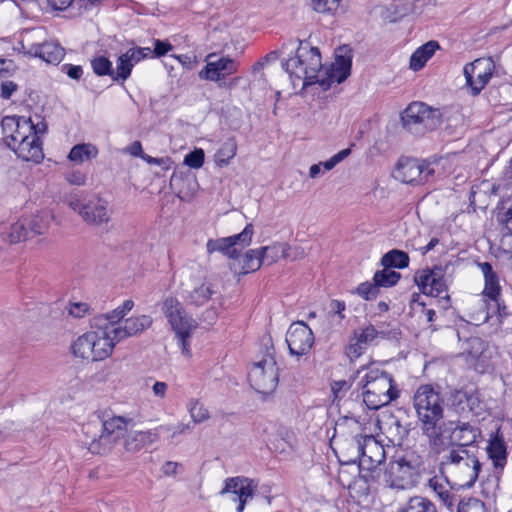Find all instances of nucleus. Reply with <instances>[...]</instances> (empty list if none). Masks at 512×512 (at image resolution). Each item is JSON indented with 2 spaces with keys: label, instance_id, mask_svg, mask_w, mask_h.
Listing matches in <instances>:
<instances>
[{
  "label": "nucleus",
  "instance_id": "obj_4",
  "mask_svg": "<svg viewBox=\"0 0 512 512\" xmlns=\"http://www.w3.org/2000/svg\"><path fill=\"white\" fill-rule=\"evenodd\" d=\"M441 472L452 478L454 484L471 488L478 479L481 464L478 457L463 446L446 450L440 461Z\"/></svg>",
  "mask_w": 512,
  "mask_h": 512
},
{
  "label": "nucleus",
  "instance_id": "obj_28",
  "mask_svg": "<svg viewBox=\"0 0 512 512\" xmlns=\"http://www.w3.org/2000/svg\"><path fill=\"white\" fill-rule=\"evenodd\" d=\"M161 436L159 426L147 431L132 432L126 440L128 450H137L143 446L152 444L159 440Z\"/></svg>",
  "mask_w": 512,
  "mask_h": 512
},
{
  "label": "nucleus",
  "instance_id": "obj_55",
  "mask_svg": "<svg viewBox=\"0 0 512 512\" xmlns=\"http://www.w3.org/2000/svg\"><path fill=\"white\" fill-rule=\"evenodd\" d=\"M346 309V305L344 301L334 299L330 303V311L338 317V321L341 322L344 318V311Z\"/></svg>",
  "mask_w": 512,
  "mask_h": 512
},
{
  "label": "nucleus",
  "instance_id": "obj_23",
  "mask_svg": "<svg viewBox=\"0 0 512 512\" xmlns=\"http://www.w3.org/2000/svg\"><path fill=\"white\" fill-rule=\"evenodd\" d=\"M26 53L38 57L49 64H58L65 55L64 48L54 41L31 44Z\"/></svg>",
  "mask_w": 512,
  "mask_h": 512
},
{
  "label": "nucleus",
  "instance_id": "obj_56",
  "mask_svg": "<svg viewBox=\"0 0 512 512\" xmlns=\"http://www.w3.org/2000/svg\"><path fill=\"white\" fill-rule=\"evenodd\" d=\"M443 504L448 508L450 512H456L457 506H455L456 497L454 494L446 490L441 496H438Z\"/></svg>",
  "mask_w": 512,
  "mask_h": 512
},
{
  "label": "nucleus",
  "instance_id": "obj_51",
  "mask_svg": "<svg viewBox=\"0 0 512 512\" xmlns=\"http://www.w3.org/2000/svg\"><path fill=\"white\" fill-rule=\"evenodd\" d=\"M89 311V305L85 302H72L69 304L68 313L74 318H81Z\"/></svg>",
  "mask_w": 512,
  "mask_h": 512
},
{
  "label": "nucleus",
  "instance_id": "obj_37",
  "mask_svg": "<svg viewBox=\"0 0 512 512\" xmlns=\"http://www.w3.org/2000/svg\"><path fill=\"white\" fill-rule=\"evenodd\" d=\"M186 408L195 424L202 423L210 418L208 409L199 399H190L186 404Z\"/></svg>",
  "mask_w": 512,
  "mask_h": 512
},
{
  "label": "nucleus",
  "instance_id": "obj_14",
  "mask_svg": "<svg viewBox=\"0 0 512 512\" xmlns=\"http://www.w3.org/2000/svg\"><path fill=\"white\" fill-rule=\"evenodd\" d=\"M494 62L491 58H478L464 66L463 73L466 84L473 95H478L489 82L494 72Z\"/></svg>",
  "mask_w": 512,
  "mask_h": 512
},
{
  "label": "nucleus",
  "instance_id": "obj_48",
  "mask_svg": "<svg viewBox=\"0 0 512 512\" xmlns=\"http://www.w3.org/2000/svg\"><path fill=\"white\" fill-rule=\"evenodd\" d=\"M351 153V149L350 148H347V149H343L341 151H339L338 153H336L334 156H332L330 159L324 161V162H320L322 167L326 170V171H330L332 170L337 164H339L340 162H342L346 157H348Z\"/></svg>",
  "mask_w": 512,
  "mask_h": 512
},
{
  "label": "nucleus",
  "instance_id": "obj_36",
  "mask_svg": "<svg viewBox=\"0 0 512 512\" xmlns=\"http://www.w3.org/2000/svg\"><path fill=\"white\" fill-rule=\"evenodd\" d=\"M263 264V259L261 257V252L259 249H250L248 250L243 259H242V267L239 271L240 274H247L250 272L257 271L261 265Z\"/></svg>",
  "mask_w": 512,
  "mask_h": 512
},
{
  "label": "nucleus",
  "instance_id": "obj_21",
  "mask_svg": "<svg viewBox=\"0 0 512 512\" xmlns=\"http://www.w3.org/2000/svg\"><path fill=\"white\" fill-rule=\"evenodd\" d=\"M152 54L149 47H132L121 54L116 61V77L114 80L125 81L131 75L133 67Z\"/></svg>",
  "mask_w": 512,
  "mask_h": 512
},
{
  "label": "nucleus",
  "instance_id": "obj_42",
  "mask_svg": "<svg viewBox=\"0 0 512 512\" xmlns=\"http://www.w3.org/2000/svg\"><path fill=\"white\" fill-rule=\"evenodd\" d=\"M456 512H489L485 504L473 497L463 498L457 504Z\"/></svg>",
  "mask_w": 512,
  "mask_h": 512
},
{
  "label": "nucleus",
  "instance_id": "obj_9",
  "mask_svg": "<svg viewBox=\"0 0 512 512\" xmlns=\"http://www.w3.org/2000/svg\"><path fill=\"white\" fill-rule=\"evenodd\" d=\"M403 126L414 133L433 130L440 125L441 113L423 102L411 103L402 113Z\"/></svg>",
  "mask_w": 512,
  "mask_h": 512
},
{
  "label": "nucleus",
  "instance_id": "obj_2",
  "mask_svg": "<svg viewBox=\"0 0 512 512\" xmlns=\"http://www.w3.org/2000/svg\"><path fill=\"white\" fill-rule=\"evenodd\" d=\"M6 145L24 161L39 164L44 159L40 135L46 130L43 122L34 124L31 118L5 116L1 122Z\"/></svg>",
  "mask_w": 512,
  "mask_h": 512
},
{
  "label": "nucleus",
  "instance_id": "obj_6",
  "mask_svg": "<svg viewBox=\"0 0 512 512\" xmlns=\"http://www.w3.org/2000/svg\"><path fill=\"white\" fill-rule=\"evenodd\" d=\"M359 384L363 390V402L372 410L388 405L399 396L392 376L377 367H369Z\"/></svg>",
  "mask_w": 512,
  "mask_h": 512
},
{
  "label": "nucleus",
  "instance_id": "obj_31",
  "mask_svg": "<svg viewBox=\"0 0 512 512\" xmlns=\"http://www.w3.org/2000/svg\"><path fill=\"white\" fill-rule=\"evenodd\" d=\"M98 148L92 143H81L73 146L68 154V159L76 164H82L98 156Z\"/></svg>",
  "mask_w": 512,
  "mask_h": 512
},
{
  "label": "nucleus",
  "instance_id": "obj_57",
  "mask_svg": "<svg viewBox=\"0 0 512 512\" xmlns=\"http://www.w3.org/2000/svg\"><path fill=\"white\" fill-rule=\"evenodd\" d=\"M172 57L177 59L179 63L186 69H193L197 65L196 57L192 55H172Z\"/></svg>",
  "mask_w": 512,
  "mask_h": 512
},
{
  "label": "nucleus",
  "instance_id": "obj_54",
  "mask_svg": "<svg viewBox=\"0 0 512 512\" xmlns=\"http://www.w3.org/2000/svg\"><path fill=\"white\" fill-rule=\"evenodd\" d=\"M61 70L73 80H79L83 75V68L80 65L63 64Z\"/></svg>",
  "mask_w": 512,
  "mask_h": 512
},
{
  "label": "nucleus",
  "instance_id": "obj_19",
  "mask_svg": "<svg viewBox=\"0 0 512 512\" xmlns=\"http://www.w3.org/2000/svg\"><path fill=\"white\" fill-rule=\"evenodd\" d=\"M256 488L257 483L253 479L243 476L230 477L225 480L224 487L219 494L225 495L231 493L235 495L233 500L238 501L236 511L243 512L246 503L252 499Z\"/></svg>",
  "mask_w": 512,
  "mask_h": 512
},
{
  "label": "nucleus",
  "instance_id": "obj_10",
  "mask_svg": "<svg viewBox=\"0 0 512 512\" xmlns=\"http://www.w3.org/2000/svg\"><path fill=\"white\" fill-rule=\"evenodd\" d=\"M248 379L251 386L261 394L272 393L278 385V368L272 352L267 353L251 367Z\"/></svg>",
  "mask_w": 512,
  "mask_h": 512
},
{
  "label": "nucleus",
  "instance_id": "obj_46",
  "mask_svg": "<svg viewBox=\"0 0 512 512\" xmlns=\"http://www.w3.org/2000/svg\"><path fill=\"white\" fill-rule=\"evenodd\" d=\"M189 429L190 425L182 422H178L177 424H165L159 426L161 435L167 433L169 434L170 438H175L178 435L184 434Z\"/></svg>",
  "mask_w": 512,
  "mask_h": 512
},
{
  "label": "nucleus",
  "instance_id": "obj_11",
  "mask_svg": "<svg viewBox=\"0 0 512 512\" xmlns=\"http://www.w3.org/2000/svg\"><path fill=\"white\" fill-rule=\"evenodd\" d=\"M253 234V225L247 224L239 234L208 240L207 251L208 253L220 252L231 259H236L242 250L251 244Z\"/></svg>",
  "mask_w": 512,
  "mask_h": 512
},
{
  "label": "nucleus",
  "instance_id": "obj_49",
  "mask_svg": "<svg viewBox=\"0 0 512 512\" xmlns=\"http://www.w3.org/2000/svg\"><path fill=\"white\" fill-rule=\"evenodd\" d=\"M377 334V330L372 325H369L355 333V338L366 346L376 338Z\"/></svg>",
  "mask_w": 512,
  "mask_h": 512
},
{
  "label": "nucleus",
  "instance_id": "obj_38",
  "mask_svg": "<svg viewBox=\"0 0 512 512\" xmlns=\"http://www.w3.org/2000/svg\"><path fill=\"white\" fill-rule=\"evenodd\" d=\"M400 273L391 270L390 268H385L380 271H376L373 276V281L378 285V287L389 288L398 283L400 280Z\"/></svg>",
  "mask_w": 512,
  "mask_h": 512
},
{
  "label": "nucleus",
  "instance_id": "obj_41",
  "mask_svg": "<svg viewBox=\"0 0 512 512\" xmlns=\"http://www.w3.org/2000/svg\"><path fill=\"white\" fill-rule=\"evenodd\" d=\"M29 237H31V234L29 232L25 218L12 224L10 227V232L7 236L9 242L11 243H17Z\"/></svg>",
  "mask_w": 512,
  "mask_h": 512
},
{
  "label": "nucleus",
  "instance_id": "obj_7",
  "mask_svg": "<svg viewBox=\"0 0 512 512\" xmlns=\"http://www.w3.org/2000/svg\"><path fill=\"white\" fill-rule=\"evenodd\" d=\"M118 340L111 327H100L79 336L72 344L73 355L83 360L102 361L108 358Z\"/></svg>",
  "mask_w": 512,
  "mask_h": 512
},
{
  "label": "nucleus",
  "instance_id": "obj_52",
  "mask_svg": "<svg viewBox=\"0 0 512 512\" xmlns=\"http://www.w3.org/2000/svg\"><path fill=\"white\" fill-rule=\"evenodd\" d=\"M66 181L71 185L82 186L86 183V174L80 170H72L66 173Z\"/></svg>",
  "mask_w": 512,
  "mask_h": 512
},
{
  "label": "nucleus",
  "instance_id": "obj_13",
  "mask_svg": "<svg viewBox=\"0 0 512 512\" xmlns=\"http://www.w3.org/2000/svg\"><path fill=\"white\" fill-rule=\"evenodd\" d=\"M415 282L423 294L448 299V284L445 271L440 266L423 269L416 273Z\"/></svg>",
  "mask_w": 512,
  "mask_h": 512
},
{
  "label": "nucleus",
  "instance_id": "obj_34",
  "mask_svg": "<svg viewBox=\"0 0 512 512\" xmlns=\"http://www.w3.org/2000/svg\"><path fill=\"white\" fill-rule=\"evenodd\" d=\"M381 264L385 268L403 269L409 265V256L404 251L393 249L383 255Z\"/></svg>",
  "mask_w": 512,
  "mask_h": 512
},
{
  "label": "nucleus",
  "instance_id": "obj_39",
  "mask_svg": "<svg viewBox=\"0 0 512 512\" xmlns=\"http://www.w3.org/2000/svg\"><path fill=\"white\" fill-rule=\"evenodd\" d=\"M453 438L461 442L458 446L466 448L467 445L475 441L476 430L468 423H462L454 428Z\"/></svg>",
  "mask_w": 512,
  "mask_h": 512
},
{
  "label": "nucleus",
  "instance_id": "obj_27",
  "mask_svg": "<svg viewBox=\"0 0 512 512\" xmlns=\"http://www.w3.org/2000/svg\"><path fill=\"white\" fill-rule=\"evenodd\" d=\"M53 219L54 215L50 210H42L35 215L25 217L31 237L46 233Z\"/></svg>",
  "mask_w": 512,
  "mask_h": 512
},
{
  "label": "nucleus",
  "instance_id": "obj_30",
  "mask_svg": "<svg viewBox=\"0 0 512 512\" xmlns=\"http://www.w3.org/2000/svg\"><path fill=\"white\" fill-rule=\"evenodd\" d=\"M134 301L125 300L121 305L107 313L103 319H99L97 324L100 327H110L120 325L124 317L133 309Z\"/></svg>",
  "mask_w": 512,
  "mask_h": 512
},
{
  "label": "nucleus",
  "instance_id": "obj_5",
  "mask_svg": "<svg viewBox=\"0 0 512 512\" xmlns=\"http://www.w3.org/2000/svg\"><path fill=\"white\" fill-rule=\"evenodd\" d=\"M127 425L128 421L121 416L89 421L83 426L84 444L93 454H106L125 434Z\"/></svg>",
  "mask_w": 512,
  "mask_h": 512
},
{
  "label": "nucleus",
  "instance_id": "obj_29",
  "mask_svg": "<svg viewBox=\"0 0 512 512\" xmlns=\"http://www.w3.org/2000/svg\"><path fill=\"white\" fill-rule=\"evenodd\" d=\"M264 264H273L282 258H290L292 247L286 243L275 242L259 248Z\"/></svg>",
  "mask_w": 512,
  "mask_h": 512
},
{
  "label": "nucleus",
  "instance_id": "obj_17",
  "mask_svg": "<svg viewBox=\"0 0 512 512\" xmlns=\"http://www.w3.org/2000/svg\"><path fill=\"white\" fill-rule=\"evenodd\" d=\"M359 453V467L361 470L373 471L385 459L384 447L375 439L368 435L361 437L357 441Z\"/></svg>",
  "mask_w": 512,
  "mask_h": 512
},
{
  "label": "nucleus",
  "instance_id": "obj_33",
  "mask_svg": "<svg viewBox=\"0 0 512 512\" xmlns=\"http://www.w3.org/2000/svg\"><path fill=\"white\" fill-rule=\"evenodd\" d=\"M397 512H437L435 504L422 496H414L402 505Z\"/></svg>",
  "mask_w": 512,
  "mask_h": 512
},
{
  "label": "nucleus",
  "instance_id": "obj_44",
  "mask_svg": "<svg viewBox=\"0 0 512 512\" xmlns=\"http://www.w3.org/2000/svg\"><path fill=\"white\" fill-rule=\"evenodd\" d=\"M355 293L364 300L369 301L375 299L378 296L379 287L373 280L372 282L366 281L357 286Z\"/></svg>",
  "mask_w": 512,
  "mask_h": 512
},
{
  "label": "nucleus",
  "instance_id": "obj_63",
  "mask_svg": "<svg viewBox=\"0 0 512 512\" xmlns=\"http://www.w3.org/2000/svg\"><path fill=\"white\" fill-rule=\"evenodd\" d=\"M126 152L131 156L140 157L143 159V156L146 154L143 152L142 144L139 141H134L129 147L126 148Z\"/></svg>",
  "mask_w": 512,
  "mask_h": 512
},
{
  "label": "nucleus",
  "instance_id": "obj_45",
  "mask_svg": "<svg viewBox=\"0 0 512 512\" xmlns=\"http://www.w3.org/2000/svg\"><path fill=\"white\" fill-rule=\"evenodd\" d=\"M146 386H151L152 395L158 400H164L168 392V384L163 381L155 380L153 377H148L145 380Z\"/></svg>",
  "mask_w": 512,
  "mask_h": 512
},
{
  "label": "nucleus",
  "instance_id": "obj_47",
  "mask_svg": "<svg viewBox=\"0 0 512 512\" xmlns=\"http://www.w3.org/2000/svg\"><path fill=\"white\" fill-rule=\"evenodd\" d=\"M204 151L202 149H195L187 154L184 158V164L193 169H199L204 164Z\"/></svg>",
  "mask_w": 512,
  "mask_h": 512
},
{
  "label": "nucleus",
  "instance_id": "obj_64",
  "mask_svg": "<svg viewBox=\"0 0 512 512\" xmlns=\"http://www.w3.org/2000/svg\"><path fill=\"white\" fill-rule=\"evenodd\" d=\"M505 229L512 235V206L506 211L504 217L501 219Z\"/></svg>",
  "mask_w": 512,
  "mask_h": 512
},
{
  "label": "nucleus",
  "instance_id": "obj_26",
  "mask_svg": "<svg viewBox=\"0 0 512 512\" xmlns=\"http://www.w3.org/2000/svg\"><path fill=\"white\" fill-rule=\"evenodd\" d=\"M439 48L438 42L433 40L418 47L410 57L409 68L413 71L421 70Z\"/></svg>",
  "mask_w": 512,
  "mask_h": 512
},
{
  "label": "nucleus",
  "instance_id": "obj_18",
  "mask_svg": "<svg viewBox=\"0 0 512 512\" xmlns=\"http://www.w3.org/2000/svg\"><path fill=\"white\" fill-rule=\"evenodd\" d=\"M416 470L408 461L401 458L391 461L385 471V482L395 489H407L415 483Z\"/></svg>",
  "mask_w": 512,
  "mask_h": 512
},
{
  "label": "nucleus",
  "instance_id": "obj_40",
  "mask_svg": "<svg viewBox=\"0 0 512 512\" xmlns=\"http://www.w3.org/2000/svg\"><path fill=\"white\" fill-rule=\"evenodd\" d=\"M93 72L98 76H111L112 79L116 77L114 73L112 62L105 56H96L91 60Z\"/></svg>",
  "mask_w": 512,
  "mask_h": 512
},
{
  "label": "nucleus",
  "instance_id": "obj_32",
  "mask_svg": "<svg viewBox=\"0 0 512 512\" xmlns=\"http://www.w3.org/2000/svg\"><path fill=\"white\" fill-rule=\"evenodd\" d=\"M215 293L216 291L210 282H203L185 296V301L188 305L202 306L207 303Z\"/></svg>",
  "mask_w": 512,
  "mask_h": 512
},
{
  "label": "nucleus",
  "instance_id": "obj_35",
  "mask_svg": "<svg viewBox=\"0 0 512 512\" xmlns=\"http://www.w3.org/2000/svg\"><path fill=\"white\" fill-rule=\"evenodd\" d=\"M237 152V144L234 139L225 141L215 154V163L219 167L227 166L235 157Z\"/></svg>",
  "mask_w": 512,
  "mask_h": 512
},
{
  "label": "nucleus",
  "instance_id": "obj_1",
  "mask_svg": "<svg viewBox=\"0 0 512 512\" xmlns=\"http://www.w3.org/2000/svg\"><path fill=\"white\" fill-rule=\"evenodd\" d=\"M353 52L343 45L335 50V60L330 66H323L321 55L316 47L300 42L296 55L284 63V68L291 78L303 81V86L319 84L328 89L334 83L345 81L351 72Z\"/></svg>",
  "mask_w": 512,
  "mask_h": 512
},
{
  "label": "nucleus",
  "instance_id": "obj_58",
  "mask_svg": "<svg viewBox=\"0 0 512 512\" xmlns=\"http://www.w3.org/2000/svg\"><path fill=\"white\" fill-rule=\"evenodd\" d=\"M466 344L471 348V350H467V353L472 357H476L482 349V341L478 337L467 339Z\"/></svg>",
  "mask_w": 512,
  "mask_h": 512
},
{
  "label": "nucleus",
  "instance_id": "obj_53",
  "mask_svg": "<svg viewBox=\"0 0 512 512\" xmlns=\"http://www.w3.org/2000/svg\"><path fill=\"white\" fill-rule=\"evenodd\" d=\"M143 160L150 165H158L163 170H169L173 164L172 159L168 156L156 158L150 155H145L143 156Z\"/></svg>",
  "mask_w": 512,
  "mask_h": 512
},
{
  "label": "nucleus",
  "instance_id": "obj_15",
  "mask_svg": "<svg viewBox=\"0 0 512 512\" xmlns=\"http://www.w3.org/2000/svg\"><path fill=\"white\" fill-rule=\"evenodd\" d=\"M431 163L417 159H401L395 171V178L404 183H422L434 174Z\"/></svg>",
  "mask_w": 512,
  "mask_h": 512
},
{
  "label": "nucleus",
  "instance_id": "obj_3",
  "mask_svg": "<svg viewBox=\"0 0 512 512\" xmlns=\"http://www.w3.org/2000/svg\"><path fill=\"white\" fill-rule=\"evenodd\" d=\"M419 428L430 443L436 444L443 433L445 401L432 385H420L413 396Z\"/></svg>",
  "mask_w": 512,
  "mask_h": 512
},
{
  "label": "nucleus",
  "instance_id": "obj_62",
  "mask_svg": "<svg viewBox=\"0 0 512 512\" xmlns=\"http://www.w3.org/2000/svg\"><path fill=\"white\" fill-rule=\"evenodd\" d=\"M429 487L438 495L441 496L446 490V486L437 477H433L429 480Z\"/></svg>",
  "mask_w": 512,
  "mask_h": 512
},
{
  "label": "nucleus",
  "instance_id": "obj_22",
  "mask_svg": "<svg viewBox=\"0 0 512 512\" xmlns=\"http://www.w3.org/2000/svg\"><path fill=\"white\" fill-rule=\"evenodd\" d=\"M152 324V318L148 315H138L125 319L118 326H110L111 332L114 335V339L118 340V342L128 338L136 336L146 329H148Z\"/></svg>",
  "mask_w": 512,
  "mask_h": 512
},
{
  "label": "nucleus",
  "instance_id": "obj_59",
  "mask_svg": "<svg viewBox=\"0 0 512 512\" xmlns=\"http://www.w3.org/2000/svg\"><path fill=\"white\" fill-rule=\"evenodd\" d=\"M17 84H15L14 82L12 81H4L2 82L1 84V93H0V96L3 98V99H9L12 94L17 90Z\"/></svg>",
  "mask_w": 512,
  "mask_h": 512
},
{
  "label": "nucleus",
  "instance_id": "obj_16",
  "mask_svg": "<svg viewBox=\"0 0 512 512\" xmlns=\"http://www.w3.org/2000/svg\"><path fill=\"white\" fill-rule=\"evenodd\" d=\"M289 352L294 356L306 355L314 344V334L303 321L294 322L286 333Z\"/></svg>",
  "mask_w": 512,
  "mask_h": 512
},
{
  "label": "nucleus",
  "instance_id": "obj_20",
  "mask_svg": "<svg viewBox=\"0 0 512 512\" xmlns=\"http://www.w3.org/2000/svg\"><path fill=\"white\" fill-rule=\"evenodd\" d=\"M213 57V54L207 56V64L199 73L201 79L220 82L237 71L238 65L233 59L221 57L212 60Z\"/></svg>",
  "mask_w": 512,
  "mask_h": 512
},
{
  "label": "nucleus",
  "instance_id": "obj_61",
  "mask_svg": "<svg viewBox=\"0 0 512 512\" xmlns=\"http://www.w3.org/2000/svg\"><path fill=\"white\" fill-rule=\"evenodd\" d=\"M350 384L345 380L334 381L332 384V391L335 397H340V394L349 390Z\"/></svg>",
  "mask_w": 512,
  "mask_h": 512
},
{
  "label": "nucleus",
  "instance_id": "obj_60",
  "mask_svg": "<svg viewBox=\"0 0 512 512\" xmlns=\"http://www.w3.org/2000/svg\"><path fill=\"white\" fill-rule=\"evenodd\" d=\"M172 45L168 42L156 40L155 47H154V55L156 57H161L172 50Z\"/></svg>",
  "mask_w": 512,
  "mask_h": 512
},
{
  "label": "nucleus",
  "instance_id": "obj_8",
  "mask_svg": "<svg viewBox=\"0 0 512 512\" xmlns=\"http://www.w3.org/2000/svg\"><path fill=\"white\" fill-rule=\"evenodd\" d=\"M161 310L175 332L182 355L190 358L192 356L190 339L197 328V322L186 313L182 303L174 296H167L163 300Z\"/></svg>",
  "mask_w": 512,
  "mask_h": 512
},
{
  "label": "nucleus",
  "instance_id": "obj_12",
  "mask_svg": "<svg viewBox=\"0 0 512 512\" xmlns=\"http://www.w3.org/2000/svg\"><path fill=\"white\" fill-rule=\"evenodd\" d=\"M70 208L77 212L83 221L92 225H102L110 219L108 203L101 198L81 199L78 196L69 200Z\"/></svg>",
  "mask_w": 512,
  "mask_h": 512
},
{
  "label": "nucleus",
  "instance_id": "obj_50",
  "mask_svg": "<svg viewBox=\"0 0 512 512\" xmlns=\"http://www.w3.org/2000/svg\"><path fill=\"white\" fill-rule=\"evenodd\" d=\"M366 349L363 343H360L358 339L354 338L346 349V354L351 361L356 360L360 357Z\"/></svg>",
  "mask_w": 512,
  "mask_h": 512
},
{
  "label": "nucleus",
  "instance_id": "obj_25",
  "mask_svg": "<svg viewBox=\"0 0 512 512\" xmlns=\"http://www.w3.org/2000/svg\"><path fill=\"white\" fill-rule=\"evenodd\" d=\"M478 267L483 273L485 280L483 296L497 303L501 290L497 273L488 262L479 263Z\"/></svg>",
  "mask_w": 512,
  "mask_h": 512
},
{
  "label": "nucleus",
  "instance_id": "obj_43",
  "mask_svg": "<svg viewBox=\"0 0 512 512\" xmlns=\"http://www.w3.org/2000/svg\"><path fill=\"white\" fill-rule=\"evenodd\" d=\"M313 8L319 13H337L342 11V0H312Z\"/></svg>",
  "mask_w": 512,
  "mask_h": 512
},
{
  "label": "nucleus",
  "instance_id": "obj_24",
  "mask_svg": "<svg viewBox=\"0 0 512 512\" xmlns=\"http://www.w3.org/2000/svg\"><path fill=\"white\" fill-rule=\"evenodd\" d=\"M488 458L496 469H503L507 463V450L503 435L499 429L490 435L486 447Z\"/></svg>",
  "mask_w": 512,
  "mask_h": 512
}]
</instances>
